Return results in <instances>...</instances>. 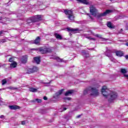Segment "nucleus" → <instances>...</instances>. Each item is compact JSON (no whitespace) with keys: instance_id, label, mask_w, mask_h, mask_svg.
Returning a JSON list of instances; mask_svg holds the SVG:
<instances>
[{"instance_id":"obj_20","label":"nucleus","mask_w":128,"mask_h":128,"mask_svg":"<svg viewBox=\"0 0 128 128\" xmlns=\"http://www.w3.org/2000/svg\"><path fill=\"white\" fill-rule=\"evenodd\" d=\"M73 92H74L73 90H69L65 93V96H70V94H72Z\"/></svg>"},{"instance_id":"obj_40","label":"nucleus","mask_w":128,"mask_h":128,"mask_svg":"<svg viewBox=\"0 0 128 128\" xmlns=\"http://www.w3.org/2000/svg\"><path fill=\"white\" fill-rule=\"evenodd\" d=\"M4 34V31H3V30L0 31V36L1 34Z\"/></svg>"},{"instance_id":"obj_48","label":"nucleus","mask_w":128,"mask_h":128,"mask_svg":"<svg viewBox=\"0 0 128 128\" xmlns=\"http://www.w3.org/2000/svg\"><path fill=\"white\" fill-rule=\"evenodd\" d=\"M89 16L91 18V20H92V16Z\"/></svg>"},{"instance_id":"obj_43","label":"nucleus","mask_w":128,"mask_h":128,"mask_svg":"<svg viewBox=\"0 0 128 128\" xmlns=\"http://www.w3.org/2000/svg\"><path fill=\"white\" fill-rule=\"evenodd\" d=\"M2 42H6V40H2Z\"/></svg>"},{"instance_id":"obj_47","label":"nucleus","mask_w":128,"mask_h":128,"mask_svg":"<svg viewBox=\"0 0 128 128\" xmlns=\"http://www.w3.org/2000/svg\"><path fill=\"white\" fill-rule=\"evenodd\" d=\"M63 110H66V108H64L63 109Z\"/></svg>"},{"instance_id":"obj_49","label":"nucleus","mask_w":128,"mask_h":128,"mask_svg":"<svg viewBox=\"0 0 128 128\" xmlns=\"http://www.w3.org/2000/svg\"><path fill=\"white\" fill-rule=\"evenodd\" d=\"M103 40H106V38H103Z\"/></svg>"},{"instance_id":"obj_30","label":"nucleus","mask_w":128,"mask_h":128,"mask_svg":"<svg viewBox=\"0 0 128 128\" xmlns=\"http://www.w3.org/2000/svg\"><path fill=\"white\" fill-rule=\"evenodd\" d=\"M86 38H88V40H96V39L94 38H92L90 36H87L86 37Z\"/></svg>"},{"instance_id":"obj_31","label":"nucleus","mask_w":128,"mask_h":128,"mask_svg":"<svg viewBox=\"0 0 128 128\" xmlns=\"http://www.w3.org/2000/svg\"><path fill=\"white\" fill-rule=\"evenodd\" d=\"M6 84V79H4L2 80V85L4 86Z\"/></svg>"},{"instance_id":"obj_10","label":"nucleus","mask_w":128,"mask_h":128,"mask_svg":"<svg viewBox=\"0 0 128 128\" xmlns=\"http://www.w3.org/2000/svg\"><path fill=\"white\" fill-rule=\"evenodd\" d=\"M67 30H68V32H72V34H76V32H78V29L68 28Z\"/></svg>"},{"instance_id":"obj_29","label":"nucleus","mask_w":128,"mask_h":128,"mask_svg":"<svg viewBox=\"0 0 128 128\" xmlns=\"http://www.w3.org/2000/svg\"><path fill=\"white\" fill-rule=\"evenodd\" d=\"M107 26H108V28H114V27H112V22H108Z\"/></svg>"},{"instance_id":"obj_46","label":"nucleus","mask_w":128,"mask_h":128,"mask_svg":"<svg viewBox=\"0 0 128 128\" xmlns=\"http://www.w3.org/2000/svg\"><path fill=\"white\" fill-rule=\"evenodd\" d=\"M125 44H126V46H128V42H126Z\"/></svg>"},{"instance_id":"obj_35","label":"nucleus","mask_w":128,"mask_h":128,"mask_svg":"<svg viewBox=\"0 0 128 128\" xmlns=\"http://www.w3.org/2000/svg\"><path fill=\"white\" fill-rule=\"evenodd\" d=\"M42 84H50V82H42Z\"/></svg>"},{"instance_id":"obj_34","label":"nucleus","mask_w":128,"mask_h":128,"mask_svg":"<svg viewBox=\"0 0 128 128\" xmlns=\"http://www.w3.org/2000/svg\"><path fill=\"white\" fill-rule=\"evenodd\" d=\"M9 88H10V90H18L17 88H14V87H10Z\"/></svg>"},{"instance_id":"obj_17","label":"nucleus","mask_w":128,"mask_h":128,"mask_svg":"<svg viewBox=\"0 0 128 128\" xmlns=\"http://www.w3.org/2000/svg\"><path fill=\"white\" fill-rule=\"evenodd\" d=\"M25 72H26V74H32V68H26Z\"/></svg>"},{"instance_id":"obj_23","label":"nucleus","mask_w":128,"mask_h":128,"mask_svg":"<svg viewBox=\"0 0 128 128\" xmlns=\"http://www.w3.org/2000/svg\"><path fill=\"white\" fill-rule=\"evenodd\" d=\"M36 102L38 104H40L42 102V100L36 98L31 100V102Z\"/></svg>"},{"instance_id":"obj_21","label":"nucleus","mask_w":128,"mask_h":128,"mask_svg":"<svg viewBox=\"0 0 128 128\" xmlns=\"http://www.w3.org/2000/svg\"><path fill=\"white\" fill-rule=\"evenodd\" d=\"M78 2H82L84 4H88V2L86 0H76Z\"/></svg>"},{"instance_id":"obj_42","label":"nucleus","mask_w":128,"mask_h":128,"mask_svg":"<svg viewBox=\"0 0 128 128\" xmlns=\"http://www.w3.org/2000/svg\"><path fill=\"white\" fill-rule=\"evenodd\" d=\"M125 58H126V60H128V55H126L125 56Z\"/></svg>"},{"instance_id":"obj_32","label":"nucleus","mask_w":128,"mask_h":128,"mask_svg":"<svg viewBox=\"0 0 128 128\" xmlns=\"http://www.w3.org/2000/svg\"><path fill=\"white\" fill-rule=\"evenodd\" d=\"M64 100H72V98H70V97H66V98H64Z\"/></svg>"},{"instance_id":"obj_22","label":"nucleus","mask_w":128,"mask_h":128,"mask_svg":"<svg viewBox=\"0 0 128 128\" xmlns=\"http://www.w3.org/2000/svg\"><path fill=\"white\" fill-rule=\"evenodd\" d=\"M52 48H52V47L46 48V54H48V52H52Z\"/></svg>"},{"instance_id":"obj_18","label":"nucleus","mask_w":128,"mask_h":128,"mask_svg":"<svg viewBox=\"0 0 128 128\" xmlns=\"http://www.w3.org/2000/svg\"><path fill=\"white\" fill-rule=\"evenodd\" d=\"M116 54L117 56H124V52L122 51L116 52Z\"/></svg>"},{"instance_id":"obj_51","label":"nucleus","mask_w":128,"mask_h":128,"mask_svg":"<svg viewBox=\"0 0 128 128\" xmlns=\"http://www.w3.org/2000/svg\"><path fill=\"white\" fill-rule=\"evenodd\" d=\"M70 36H72V34L70 33Z\"/></svg>"},{"instance_id":"obj_1","label":"nucleus","mask_w":128,"mask_h":128,"mask_svg":"<svg viewBox=\"0 0 128 128\" xmlns=\"http://www.w3.org/2000/svg\"><path fill=\"white\" fill-rule=\"evenodd\" d=\"M102 92L104 96L108 98L109 102H112V101L118 98V93L108 90L106 86L102 88Z\"/></svg>"},{"instance_id":"obj_5","label":"nucleus","mask_w":128,"mask_h":128,"mask_svg":"<svg viewBox=\"0 0 128 128\" xmlns=\"http://www.w3.org/2000/svg\"><path fill=\"white\" fill-rule=\"evenodd\" d=\"M64 12L65 14H68V18L70 20H74V16L72 14V10H64Z\"/></svg>"},{"instance_id":"obj_4","label":"nucleus","mask_w":128,"mask_h":128,"mask_svg":"<svg viewBox=\"0 0 128 128\" xmlns=\"http://www.w3.org/2000/svg\"><path fill=\"white\" fill-rule=\"evenodd\" d=\"M42 20V15H36L32 17L28 18L26 20L28 24H34V22H38Z\"/></svg>"},{"instance_id":"obj_38","label":"nucleus","mask_w":128,"mask_h":128,"mask_svg":"<svg viewBox=\"0 0 128 128\" xmlns=\"http://www.w3.org/2000/svg\"><path fill=\"white\" fill-rule=\"evenodd\" d=\"M44 100H48V98L46 96H44Z\"/></svg>"},{"instance_id":"obj_28","label":"nucleus","mask_w":128,"mask_h":128,"mask_svg":"<svg viewBox=\"0 0 128 128\" xmlns=\"http://www.w3.org/2000/svg\"><path fill=\"white\" fill-rule=\"evenodd\" d=\"M54 59L56 60H57L58 62H64V60L60 58L59 57H56Z\"/></svg>"},{"instance_id":"obj_36","label":"nucleus","mask_w":128,"mask_h":128,"mask_svg":"<svg viewBox=\"0 0 128 128\" xmlns=\"http://www.w3.org/2000/svg\"><path fill=\"white\" fill-rule=\"evenodd\" d=\"M13 61H14V60H12V58H10L9 59V62H12Z\"/></svg>"},{"instance_id":"obj_9","label":"nucleus","mask_w":128,"mask_h":128,"mask_svg":"<svg viewBox=\"0 0 128 128\" xmlns=\"http://www.w3.org/2000/svg\"><path fill=\"white\" fill-rule=\"evenodd\" d=\"M28 56L25 55L22 56V58H21V62L22 64H26V62H28Z\"/></svg>"},{"instance_id":"obj_14","label":"nucleus","mask_w":128,"mask_h":128,"mask_svg":"<svg viewBox=\"0 0 128 128\" xmlns=\"http://www.w3.org/2000/svg\"><path fill=\"white\" fill-rule=\"evenodd\" d=\"M106 52H104V54L105 56H106L107 54H112V51L110 49H108V47H106Z\"/></svg>"},{"instance_id":"obj_26","label":"nucleus","mask_w":128,"mask_h":128,"mask_svg":"<svg viewBox=\"0 0 128 128\" xmlns=\"http://www.w3.org/2000/svg\"><path fill=\"white\" fill-rule=\"evenodd\" d=\"M32 72H36L38 70V68L36 66H33V68H32Z\"/></svg>"},{"instance_id":"obj_37","label":"nucleus","mask_w":128,"mask_h":128,"mask_svg":"<svg viewBox=\"0 0 128 128\" xmlns=\"http://www.w3.org/2000/svg\"><path fill=\"white\" fill-rule=\"evenodd\" d=\"M22 126H24V124H26V122H25V121H22Z\"/></svg>"},{"instance_id":"obj_13","label":"nucleus","mask_w":128,"mask_h":128,"mask_svg":"<svg viewBox=\"0 0 128 128\" xmlns=\"http://www.w3.org/2000/svg\"><path fill=\"white\" fill-rule=\"evenodd\" d=\"M34 60L37 64H40V57H35L34 58Z\"/></svg>"},{"instance_id":"obj_27","label":"nucleus","mask_w":128,"mask_h":128,"mask_svg":"<svg viewBox=\"0 0 128 128\" xmlns=\"http://www.w3.org/2000/svg\"><path fill=\"white\" fill-rule=\"evenodd\" d=\"M16 62H14L10 65V68H16Z\"/></svg>"},{"instance_id":"obj_53","label":"nucleus","mask_w":128,"mask_h":128,"mask_svg":"<svg viewBox=\"0 0 128 128\" xmlns=\"http://www.w3.org/2000/svg\"><path fill=\"white\" fill-rule=\"evenodd\" d=\"M121 30H122V29H121Z\"/></svg>"},{"instance_id":"obj_50","label":"nucleus","mask_w":128,"mask_h":128,"mask_svg":"<svg viewBox=\"0 0 128 128\" xmlns=\"http://www.w3.org/2000/svg\"><path fill=\"white\" fill-rule=\"evenodd\" d=\"M0 102H2V100H0Z\"/></svg>"},{"instance_id":"obj_33","label":"nucleus","mask_w":128,"mask_h":128,"mask_svg":"<svg viewBox=\"0 0 128 128\" xmlns=\"http://www.w3.org/2000/svg\"><path fill=\"white\" fill-rule=\"evenodd\" d=\"M95 36H96V38H102V35H100L98 34H96V35H95Z\"/></svg>"},{"instance_id":"obj_45","label":"nucleus","mask_w":128,"mask_h":128,"mask_svg":"<svg viewBox=\"0 0 128 128\" xmlns=\"http://www.w3.org/2000/svg\"><path fill=\"white\" fill-rule=\"evenodd\" d=\"M126 30H128V26H126Z\"/></svg>"},{"instance_id":"obj_52","label":"nucleus","mask_w":128,"mask_h":128,"mask_svg":"<svg viewBox=\"0 0 128 128\" xmlns=\"http://www.w3.org/2000/svg\"><path fill=\"white\" fill-rule=\"evenodd\" d=\"M48 86V85H46L45 86Z\"/></svg>"},{"instance_id":"obj_12","label":"nucleus","mask_w":128,"mask_h":128,"mask_svg":"<svg viewBox=\"0 0 128 128\" xmlns=\"http://www.w3.org/2000/svg\"><path fill=\"white\" fill-rule=\"evenodd\" d=\"M0 22H1L2 24H4L8 21V18H6L4 16H0Z\"/></svg>"},{"instance_id":"obj_3","label":"nucleus","mask_w":128,"mask_h":128,"mask_svg":"<svg viewBox=\"0 0 128 128\" xmlns=\"http://www.w3.org/2000/svg\"><path fill=\"white\" fill-rule=\"evenodd\" d=\"M114 10H107L106 11L103 13L98 14V10L94 8V7H92L90 8V12L92 16H96L97 18H100L102 16H106V14H108L112 12Z\"/></svg>"},{"instance_id":"obj_16","label":"nucleus","mask_w":128,"mask_h":128,"mask_svg":"<svg viewBox=\"0 0 128 128\" xmlns=\"http://www.w3.org/2000/svg\"><path fill=\"white\" fill-rule=\"evenodd\" d=\"M54 36H55V38H57V40H62V36H60V34H58V33H55L54 34Z\"/></svg>"},{"instance_id":"obj_25","label":"nucleus","mask_w":128,"mask_h":128,"mask_svg":"<svg viewBox=\"0 0 128 128\" xmlns=\"http://www.w3.org/2000/svg\"><path fill=\"white\" fill-rule=\"evenodd\" d=\"M30 92H38V89L34 88H30L29 89Z\"/></svg>"},{"instance_id":"obj_7","label":"nucleus","mask_w":128,"mask_h":128,"mask_svg":"<svg viewBox=\"0 0 128 128\" xmlns=\"http://www.w3.org/2000/svg\"><path fill=\"white\" fill-rule=\"evenodd\" d=\"M64 89H62L60 90H59L58 92H56L55 94L54 98H58L64 92Z\"/></svg>"},{"instance_id":"obj_41","label":"nucleus","mask_w":128,"mask_h":128,"mask_svg":"<svg viewBox=\"0 0 128 128\" xmlns=\"http://www.w3.org/2000/svg\"><path fill=\"white\" fill-rule=\"evenodd\" d=\"M124 76H125L126 78H128V74H124Z\"/></svg>"},{"instance_id":"obj_39","label":"nucleus","mask_w":128,"mask_h":128,"mask_svg":"<svg viewBox=\"0 0 128 128\" xmlns=\"http://www.w3.org/2000/svg\"><path fill=\"white\" fill-rule=\"evenodd\" d=\"M4 118V115H1L0 116V118Z\"/></svg>"},{"instance_id":"obj_11","label":"nucleus","mask_w":128,"mask_h":128,"mask_svg":"<svg viewBox=\"0 0 128 128\" xmlns=\"http://www.w3.org/2000/svg\"><path fill=\"white\" fill-rule=\"evenodd\" d=\"M106 56H108V58H109L111 62H116V60L112 56V54H108L106 53Z\"/></svg>"},{"instance_id":"obj_15","label":"nucleus","mask_w":128,"mask_h":128,"mask_svg":"<svg viewBox=\"0 0 128 128\" xmlns=\"http://www.w3.org/2000/svg\"><path fill=\"white\" fill-rule=\"evenodd\" d=\"M9 108L10 110H18L20 108V106L16 105L9 106Z\"/></svg>"},{"instance_id":"obj_24","label":"nucleus","mask_w":128,"mask_h":128,"mask_svg":"<svg viewBox=\"0 0 128 128\" xmlns=\"http://www.w3.org/2000/svg\"><path fill=\"white\" fill-rule=\"evenodd\" d=\"M120 72L121 74H126L128 72V70L126 68H121L120 69Z\"/></svg>"},{"instance_id":"obj_19","label":"nucleus","mask_w":128,"mask_h":128,"mask_svg":"<svg viewBox=\"0 0 128 128\" xmlns=\"http://www.w3.org/2000/svg\"><path fill=\"white\" fill-rule=\"evenodd\" d=\"M82 55L84 58H88L90 56V54L84 52V50L82 52Z\"/></svg>"},{"instance_id":"obj_6","label":"nucleus","mask_w":128,"mask_h":128,"mask_svg":"<svg viewBox=\"0 0 128 128\" xmlns=\"http://www.w3.org/2000/svg\"><path fill=\"white\" fill-rule=\"evenodd\" d=\"M34 50H38L40 54H46V48H43V47H40L39 48H34Z\"/></svg>"},{"instance_id":"obj_2","label":"nucleus","mask_w":128,"mask_h":128,"mask_svg":"<svg viewBox=\"0 0 128 128\" xmlns=\"http://www.w3.org/2000/svg\"><path fill=\"white\" fill-rule=\"evenodd\" d=\"M100 88V85L96 84L93 86H90L84 90L83 92V94L86 96L88 94H90L92 96H98V88Z\"/></svg>"},{"instance_id":"obj_8","label":"nucleus","mask_w":128,"mask_h":128,"mask_svg":"<svg viewBox=\"0 0 128 128\" xmlns=\"http://www.w3.org/2000/svg\"><path fill=\"white\" fill-rule=\"evenodd\" d=\"M40 37L37 36L36 38V40H34V44H37L38 46H40Z\"/></svg>"},{"instance_id":"obj_44","label":"nucleus","mask_w":128,"mask_h":128,"mask_svg":"<svg viewBox=\"0 0 128 128\" xmlns=\"http://www.w3.org/2000/svg\"><path fill=\"white\" fill-rule=\"evenodd\" d=\"M77 118H80V115H78L76 116Z\"/></svg>"}]
</instances>
